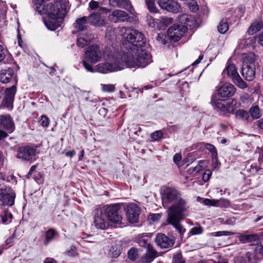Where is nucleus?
<instances>
[{
  "instance_id": "24",
  "label": "nucleus",
  "mask_w": 263,
  "mask_h": 263,
  "mask_svg": "<svg viewBox=\"0 0 263 263\" xmlns=\"http://www.w3.org/2000/svg\"><path fill=\"white\" fill-rule=\"evenodd\" d=\"M222 74H227L232 81L236 79L239 76L234 64H230L227 66L222 72Z\"/></svg>"
},
{
  "instance_id": "18",
  "label": "nucleus",
  "mask_w": 263,
  "mask_h": 263,
  "mask_svg": "<svg viewBox=\"0 0 263 263\" xmlns=\"http://www.w3.org/2000/svg\"><path fill=\"white\" fill-rule=\"evenodd\" d=\"M128 18V14L121 10H115L109 14L108 16L109 20L114 23H116L119 21H124Z\"/></svg>"
},
{
  "instance_id": "57",
  "label": "nucleus",
  "mask_w": 263,
  "mask_h": 263,
  "mask_svg": "<svg viewBox=\"0 0 263 263\" xmlns=\"http://www.w3.org/2000/svg\"><path fill=\"white\" fill-rule=\"evenodd\" d=\"M161 218V215L160 214H151L148 216V219L152 222H154L159 220Z\"/></svg>"
},
{
  "instance_id": "46",
  "label": "nucleus",
  "mask_w": 263,
  "mask_h": 263,
  "mask_svg": "<svg viewBox=\"0 0 263 263\" xmlns=\"http://www.w3.org/2000/svg\"><path fill=\"white\" fill-rule=\"evenodd\" d=\"M189 7L190 9L192 12H196L199 9V6L197 3L195 1L192 0L189 3Z\"/></svg>"
},
{
  "instance_id": "23",
  "label": "nucleus",
  "mask_w": 263,
  "mask_h": 263,
  "mask_svg": "<svg viewBox=\"0 0 263 263\" xmlns=\"http://www.w3.org/2000/svg\"><path fill=\"white\" fill-rule=\"evenodd\" d=\"M88 23L95 26H104L105 24V20L101 17L99 13H92L88 17Z\"/></svg>"
},
{
  "instance_id": "15",
  "label": "nucleus",
  "mask_w": 263,
  "mask_h": 263,
  "mask_svg": "<svg viewBox=\"0 0 263 263\" xmlns=\"http://www.w3.org/2000/svg\"><path fill=\"white\" fill-rule=\"evenodd\" d=\"M16 90V87L14 86L6 89L5 91V97L2 103L3 106L11 108L12 107V104Z\"/></svg>"
},
{
  "instance_id": "7",
  "label": "nucleus",
  "mask_w": 263,
  "mask_h": 263,
  "mask_svg": "<svg viewBox=\"0 0 263 263\" xmlns=\"http://www.w3.org/2000/svg\"><path fill=\"white\" fill-rule=\"evenodd\" d=\"M102 209L109 221L118 224L121 223L122 217L120 214L121 207L119 204L106 205Z\"/></svg>"
},
{
  "instance_id": "1",
  "label": "nucleus",
  "mask_w": 263,
  "mask_h": 263,
  "mask_svg": "<svg viewBox=\"0 0 263 263\" xmlns=\"http://www.w3.org/2000/svg\"><path fill=\"white\" fill-rule=\"evenodd\" d=\"M43 9L48 16L44 21L46 26L51 30L57 29L61 26V20L66 14L65 6L61 2L56 1L44 6Z\"/></svg>"
},
{
  "instance_id": "49",
  "label": "nucleus",
  "mask_w": 263,
  "mask_h": 263,
  "mask_svg": "<svg viewBox=\"0 0 263 263\" xmlns=\"http://www.w3.org/2000/svg\"><path fill=\"white\" fill-rule=\"evenodd\" d=\"M7 52V50L0 45V63L5 59Z\"/></svg>"
},
{
  "instance_id": "45",
  "label": "nucleus",
  "mask_w": 263,
  "mask_h": 263,
  "mask_svg": "<svg viewBox=\"0 0 263 263\" xmlns=\"http://www.w3.org/2000/svg\"><path fill=\"white\" fill-rule=\"evenodd\" d=\"M163 136V133L160 130H157L151 135L152 141H158Z\"/></svg>"
},
{
  "instance_id": "64",
  "label": "nucleus",
  "mask_w": 263,
  "mask_h": 263,
  "mask_svg": "<svg viewBox=\"0 0 263 263\" xmlns=\"http://www.w3.org/2000/svg\"><path fill=\"white\" fill-rule=\"evenodd\" d=\"M44 263H57V262L53 258H47L45 259Z\"/></svg>"
},
{
  "instance_id": "6",
  "label": "nucleus",
  "mask_w": 263,
  "mask_h": 263,
  "mask_svg": "<svg viewBox=\"0 0 263 263\" xmlns=\"http://www.w3.org/2000/svg\"><path fill=\"white\" fill-rule=\"evenodd\" d=\"M108 62L104 63H100L93 68L95 72H99L102 73H106L120 70L124 68V62H123L121 57H120V53H114L112 55L107 56Z\"/></svg>"
},
{
  "instance_id": "17",
  "label": "nucleus",
  "mask_w": 263,
  "mask_h": 263,
  "mask_svg": "<svg viewBox=\"0 0 263 263\" xmlns=\"http://www.w3.org/2000/svg\"><path fill=\"white\" fill-rule=\"evenodd\" d=\"M241 74L246 80L249 81L253 80L255 76V65H249L247 64H243Z\"/></svg>"
},
{
  "instance_id": "4",
  "label": "nucleus",
  "mask_w": 263,
  "mask_h": 263,
  "mask_svg": "<svg viewBox=\"0 0 263 263\" xmlns=\"http://www.w3.org/2000/svg\"><path fill=\"white\" fill-rule=\"evenodd\" d=\"M110 53L108 48H105L104 50L97 45H92L88 47L85 52L84 58L82 61L83 66L86 69L91 72H94L95 70L92 65L100 61L103 57L107 58Z\"/></svg>"
},
{
  "instance_id": "3",
  "label": "nucleus",
  "mask_w": 263,
  "mask_h": 263,
  "mask_svg": "<svg viewBox=\"0 0 263 263\" xmlns=\"http://www.w3.org/2000/svg\"><path fill=\"white\" fill-rule=\"evenodd\" d=\"M120 53V57L125 63L124 67L135 66L144 67L151 62V56L147 52L140 47L128 52Z\"/></svg>"
},
{
  "instance_id": "19",
  "label": "nucleus",
  "mask_w": 263,
  "mask_h": 263,
  "mask_svg": "<svg viewBox=\"0 0 263 263\" xmlns=\"http://www.w3.org/2000/svg\"><path fill=\"white\" fill-rule=\"evenodd\" d=\"M158 253L150 245H146V252L142 257V261L144 263H150L158 256Z\"/></svg>"
},
{
  "instance_id": "22",
  "label": "nucleus",
  "mask_w": 263,
  "mask_h": 263,
  "mask_svg": "<svg viewBox=\"0 0 263 263\" xmlns=\"http://www.w3.org/2000/svg\"><path fill=\"white\" fill-rule=\"evenodd\" d=\"M237 237L239 240L243 243L254 242L258 241L259 238V235L256 234L238 233Z\"/></svg>"
},
{
  "instance_id": "58",
  "label": "nucleus",
  "mask_w": 263,
  "mask_h": 263,
  "mask_svg": "<svg viewBox=\"0 0 263 263\" xmlns=\"http://www.w3.org/2000/svg\"><path fill=\"white\" fill-rule=\"evenodd\" d=\"M227 103H228V105H227V108H229L230 107V111L234 110V106L236 105V101L235 99H232Z\"/></svg>"
},
{
  "instance_id": "50",
  "label": "nucleus",
  "mask_w": 263,
  "mask_h": 263,
  "mask_svg": "<svg viewBox=\"0 0 263 263\" xmlns=\"http://www.w3.org/2000/svg\"><path fill=\"white\" fill-rule=\"evenodd\" d=\"M174 263H185L184 260L183 259L181 254L177 253L173 257Z\"/></svg>"
},
{
  "instance_id": "37",
  "label": "nucleus",
  "mask_w": 263,
  "mask_h": 263,
  "mask_svg": "<svg viewBox=\"0 0 263 263\" xmlns=\"http://www.w3.org/2000/svg\"><path fill=\"white\" fill-rule=\"evenodd\" d=\"M240 100L242 103L246 105L247 106L251 105L252 103V99L247 93H245L241 96Z\"/></svg>"
},
{
  "instance_id": "63",
  "label": "nucleus",
  "mask_w": 263,
  "mask_h": 263,
  "mask_svg": "<svg viewBox=\"0 0 263 263\" xmlns=\"http://www.w3.org/2000/svg\"><path fill=\"white\" fill-rule=\"evenodd\" d=\"M164 37H165V36L163 34H159L157 36V39L159 42L162 43L163 44H165L166 42L165 41V39H164Z\"/></svg>"
},
{
  "instance_id": "21",
  "label": "nucleus",
  "mask_w": 263,
  "mask_h": 263,
  "mask_svg": "<svg viewBox=\"0 0 263 263\" xmlns=\"http://www.w3.org/2000/svg\"><path fill=\"white\" fill-rule=\"evenodd\" d=\"M0 190H3V187H1V185ZM0 200L3 204L8 206H12L14 204L15 198V194L14 193L11 192L9 193L4 194L3 193H1L0 192Z\"/></svg>"
},
{
  "instance_id": "54",
  "label": "nucleus",
  "mask_w": 263,
  "mask_h": 263,
  "mask_svg": "<svg viewBox=\"0 0 263 263\" xmlns=\"http://www.w3.org/2000/svg\"><path fill=\"white\" fill-rule=\"evenodd\" d=\"M212 172L210 170H205L202 176V179L203 181L205 182L208 181L212 175Z\"/></svg>"
},
{
  "instance_id": "36",
  "label": "nucleus",
  "mask_w": 263,
  "mask_h": 263,
  "mask_svg": "<svg viewBox=\"0 0 263 263\" xmlns=\"http://www.w3.org/2000/svg\"><path fill=\"white\" fill-rule=\"evenodd\" d=\"M147 7L151 13H157L158 9L155 4V0H145Z\"/></svg>"
},
{
  "instance_id": "28",
  "label": "nucleus",
  "mask_w": 263,
  "mask_h": 263,
  "mask_svg": "<svg viewBox=\"0 0 263 263\" xmlns=\"http://www.w3.org/2000/svg\"><path fill=\"white\" fill-rule=\"evenodd\" d=\"M263 28V24L261 20L254 21L249 28L248 32L250 35H253L260 30Z\"/></svg>"
},
{
  "instance_id": "61",
  "label": "nucleus",
  "mask_w": 263,
  "mask_h": 263,
  "mask_svg": "<svg viewBox=\"0 0 263 263\" xmlns=\"http://www.w3.org/2000/svg\"><path fill=\"white\" fill-rule=\"evenodd\" d=\"M258 43L263 47V32L259 33L257 37Z\"/></svg>"
},
{
  "instance_id": "39",
  "label": "nucleus",
  "mask_w": 263,
  "mask_h": 263,
  "mask_svg": "<svg viewBox=\"0 0 263 263\" xmlns=\"http://www.w3.org/2000/svg\"><path fill=\"white\" fill-rule=\"evenodd\" d=\"M233 81L240 88L243 89L247 87V84L242 80L239 76Z\"/></svg>"
},
{
  "instance_id": "56",
  "label": "nucleus",
  "mask_w": 263,
  "mask_h": 263,
  "mask_svg": "<svg viewBox=\"0 0 263 263\" xmlns=\"http://www.w3.org/2000/svg\"><path fill=\"white\" fill-rule=\"evenodd\" d=\"M214 236H221L223 235H231L234 234V232L230 231H218L214 233Z\"/></svg>"
},
{
  "instance_id": "51",
  "label": "nucleus",
  "mask_w": 263,
  "mask_h": 263,
  "mask_svg": "<svg viewBox=\"0 0 263 263\" xmlns=\"http://www.w3.org/2000/svg\"><path fill=\"white\" fill-rule=\"evenodd\" d=\"M220 165V163L219 162L217 156L216 157H212V167L214 170H217Z\"/></svg>"
},
{
  "instance_id": "13",
  "label": "nucleus",
  "mask_w": 263,
  "mask_h": 263,
  "mask_svg": "<svg viewBox=\"0 0 263 263\" xmlns=\"http://www.w3.org/2000/svg\"><path fill=\"white\" fill-rule=\"evenodd\" d=\"M160 7L168 12L177 13L179 11L180 6L175 0H158Z\"/></svg>"
},
{
  "instance_id": "42",
  "label": "nucleus",
  "mask_w": 263,
  "mask_h": 263,
  "mask_svg": "<svg viewBox=\"0 0 263 263\" xmlns=\"http://www.w3.org/2000/svg\"><path fill=\"white\" fill-rule=\"evenodd\" d=\"M110 252H111V255L112 257L116 258L120 254V250L118 248L117 246H112Z\"/></svg>"
},
{
  "instance_id": "29",
  "label": "nucleus",
  "mask_w": 263,
  "mask_h": 263,
  "mask_svg": "<svg viewBox=\"0 0 263 263\" xmlns=\"http://www.w3.org/2000/svg\"><path fill=\"white\" fill-rule=\"evenodd\" d=\"M13 71L12 69L2 70L0 71V81L3 83H7L12 79Z\"/></svg>"
},
{
  "instance_id": "33",
  "label": "nucleus",
  "mask_w": 263,
  "mask_h": 263,
  "mask_svg": "<svg viewBox=\"0 0 263 263\" xmlns=\"http://www.w3.org/2000/svg\"><path fill=\"white\" fill-rule=\"evenodd\" d=\"M235 116L238 119L244 121H247L249 118V114L246 110L238 109L235 112Z\"/></svg>"
},
{
  "instance_id": "43",
  "label": "nucleus",
  "mask_w": 263,
  "mask_h": 263,
  "mask_svg": "<svg viewBox=\"0 0 263 263\" xmlns=\"http://www.w3.org/2000/svg\"><path fill=\"white\" fill-rule=\"evenodd\" d=\"M255 255L253 253L248 252L245 257V262L246 263H255Z\"/></svg>"
},
{
  "instance_id": "9",
  "label": "nucleus",
  "mask_w": 263,
  "mask_h": 263,
  "mask_svg": "<svg viewBox=\"0 0 263 263\" xmlns=\"http://www.w3.org/2000/svg\"><path fill=\"white\" fill-rule=\"evenodd\" d=\"M102 208L97 209L95 211L94 225L99 229H107L109 224L107 216L103 213Z\"/></svg>"
},
{
  "instance_id": "53",
  "label": "nucleus",
  "mask_w": 263,
  "mask_h": 263,
  "mask_svg": "<svg viewBox=\"0 0 263 263\" xmlns=\"http://www.w3.org/2000/svg\"><path fill=\"white\" fill-rule=\"evenodd\" d=\"M102 89L105 92H112L115 90V86L111 84L102 85Z\"/></svg>"
},
{
  "instance_id": "38",
  "label": "nucleus",
  "mask_w": 263,
  "mask_h": 263,
  "mask_svg": "<svg viewBox=\"0 0 263 263\" xmlns=\"http://www.w3.org/2000/svg\"><path fill=\"white\" fill-rule=\"evenodd\" d=\"M55 232L53 230L50 229L47 231L46 233L44 244L45 245L48 244V243L53 238Z\"/></svg>"
},
{
  "instance_id": "10",
  "label": "nucleus",
  "mask_w": 263,
  "mask_h": 263,
  "mask_svg": "<svg viewBox=\"0 0 263 263\" xmlns=\"http://www.w3.org/2000/svg\"><path fill=\"white\" fill-rule=\"evenodd\" d=\"M187 28L182 25L175 24L167 30V35L173 42L178 41L187 31Z\"/></svg>"
},
{
  "instance_id": "12",
  "label": "nucleus",
  "mask_w": 263,
  "mask_h": 263,
  "mask_svg": "<svg viewBox=\"0 0 263 263\" xmlns=\"http://www.w3.org/2000/svg\"><path fill=\"white\" fill-rule=\"evenodd\" d=\"M155 240L157 245L161 249L171 248L175 243L174 239L170 238L163 233L157 234Z\"/></svg>"
},
{
  "instance_id": "41",
  "label": "nucleus",
  "mask_w": 263,
  "mask_h": 263,
  "mask_svg": "<svg viewBox=\"0 0 263 263\" xmlns=\"http://www.w3.org/2000/svg\"><path fill=\"white\" fill-rule=\"evenodd\" d=\"M138 256V251L134 248L130 249L128 252V258L132 260H135Z\"/></svg>"
},
{
  "instance_id": "47",
  "label": "nucleus",
  "mask_w": 263,
  "mask_h": 263,
  "mask_svg": "<svg viewBox=\"0 0 263 263\" xmlns=\"http://www.w3.org/2000/svg\"><path fill=\"white\" fill-rule=\"evenodd\" d=\"M203 202L206 205L216 206L218 202V200H211L208 198H205L203 199Z\"/></svg>"
},
{
  "instance_id": "44",
  "label": "nucleus",
  "mask_w": 263,
  "mask_h": 263,
  "mask_svg": "<svg viewBox=\"0 0 263 263\" xmlns=\"http://www.w3.org/2000/svg\"><path fill=\"white\" fill-rule=\"evenodd\" d=\"M204 146L206 149H207L212 153V157H216V156H217V150L213 145L210 143H206L204 145Z\"/></svg>"
},
{
  "instance_id": "2",
  "label": "nucleus",
  "mask_w": 263,
  "mask_h": 263,
  "mask_svg": "<svg viewBox=\"0 0 263 263\" xmlns=\"http://www.w3.org/2000/svg\"><path fill=\"white\" fill-rule=\"evenodd\" d=\"M120 33L122 36L121 47L128 52L142 47L146 44V39L144 34L137 30L122 27L120 29Z\"/></svg>"
},
{
  "instance_id": "16",
  "label": "nucleus",
  "mask_w": 263,
  "mask_h": 263,
  "mask_svg": "<svg viewBox=\"0 0 263 263\" xmlns=\"http://www.w3.org/2000/svg\"><path fill=\"white\" fill-rule=\"evenodd\" d=\"M236 89L231 84L225 83L217 90L218 95L221 97H230L235 92Z\"/></svg>"
},
{
  "instance_id": "40",
  "label": "nucleus",
  "mask_w": 263,
  "mask_h": 263,
  "mask_svg": "<svg viewBox=\"0 0 263 263\" xmlns=\"http://www.w3.org/2000/svg\"><path fill=\"white\" fill-rule=\"evenodd\" d=\"M40 125L44 127H47L50 123L49 119L45 115H42L39 121Z\"/></svg>"
},
{
  "instance_id": "31",
  "label": "nucleus",
  "mask_w": 263,
  "mask_h": 263,
  "mask_svg": "<svg viewBox=\"0 0 263 263\" xmlns=\"http://www.w3.org/2000/svg\"><path fill=\"white\" fill-rule=\"evenodd\" d=\"M214 104L215 106L220 110L222 111H230V107L227 108V105L228 103H227L224 100L222 99H216L214 101Z\"/></svg>"
},
{
  "instance_id": "60",
  "label": "nucleus",
  "mask_w": 263,
  "mask_h": 263,
  "mask_svg": "<svg viewBox=\"0 0 263 263\" xmlns=\"http://www.w3.org/2000/svg\"><path fill=\"white\" fill-rule=\"evenodd\" d=\"M89 7L91 8V10L95 9L97 8L99 6V3L97 2L91 1L89 3Z\"/></svg>"
},
{
  "instance_id": "52",
  "label": "nucleus",
  "mask_w": 263,
  "mask_h": 263,
  "mask_svg": "<svg viewBox=\"0 0 263 263\" xmlns=\"http://www.w3.org/2000/svg\"><path fill=\"white\" fill-rule=\"evenodd\" d=\"M65 254L69 256H74L77 254V251L76 247L72 246L70 249L65 252Z\"/></svg>"
},
{
  "instance_id": "62",
  "label": "nucleus",
  "mask_w": 263,
  "mask_h": 263,
  "mask_svg": "<svg viewBox=\"0 0 263 263\" xmlns=\"http://www.w3.org/2000/svg\"><path fill=\"white\" fill-rule=\"evenodd\" d=\"M182 158L181 155L179 154H176L173 157V161L175 163H177Z\"/></svg>"
},
{
  "instance_id": "35",
  "label": "nucleus",
  "mask_w": 263,
  "mask_h": 263,
  "mask_svg": "<svg viewBox=\"0 0 263 263\" xmlns=\"http://www.w3.org/2000/svg\"><path fill=\"white\" fill-rule=\"evenodd\" d=\"M120 29H115L111 27H109L107 28L106 32V37H107L109 40H113L116 38V33L119 31Z\"/></svg>"
},
{
  "instance_id": "32",
  "label": "nucleus",
  "mask_w": 263,
  "mask_h": 263,
  "mask_svg": "<svg viewBox=\"0 0 263 263\" xmlns=\"http://www.w3.org/2000/svg\"><path fill=\"white\" fill-rule=\"evenodd\" d=\"M257 57L253 53H249L244 57L243 64H247L249 65H254V63L257 60Z\"/></svg>"
},
{
  "instance_id": "25",
  "label": "nucleus",
  "mask_w": 263,
  "mask_h": 263,
  "mask_svg": "<svg viewBox=\"0 0 263 263\" xmlns=\"http://www.w3.org/2000/svg\"><path fill=\"white\" fill-rule=\"evenodd\" d=\"M88 21L86 16L77 18L73 23L74 27L78 30L82 31L87 29Z\"/></svg>"
},
{
  "instance_id": "8",
  "label": "nucleus",
  "mask_w": 263,
  "mask_h": 263,
  "mask_svg": "<svg viewBox=\"0 0 263 263\" xmlns=\"http://www.w3.org/2000/svg\"><path fill=\"white\" fill-rule=\"evenodd\" d=\"M180 199H182L181 197L180 193L176 189L167 187L164 190L162 195L163 206L173 202L174 204L172 206L177 204Z\"/></svg>"
},
{
  "instance_id": "20",
  "label": "nucleus",
  "mask_w": 263,
  "mask_h": 263,
  "mask_svg": "<svg viewBox=\"0 0 263 263\" xmlns=\"http://www.w3.org/2000/svg\"><path fill=\"white\" fill-rule=\"evenodd\" d=\"M0 125L3 126L10 133L12 132L14 129V122L9 115L0 116Z\"/></svg>"
},
{
  "instance_id": "55",
  "label": "nucleus",
  "mask_w": 263,
  "mask_h": 263,
  "mask_svg": "<svg viewBox=\"0 0 263 263\" xmlns=\"http://www.w3.org/2000/svg\"><path fill=\"white\" fill-rule=\"evenodd\" d=\"M202 233V229L200 227H194L191 229L190 231V233L192 235H197L200 234Z\"/></svg>"
},
{
  "instance_id": "11",
  "label": "nucleus",
  "mask_w": 263,
  "mask_h": 263,
  "mask_svg": "<svg viewBox=\"0 0 263 263\" xmlns=\"http://www.w3.org/2000/svg\"><path fill=\"white\" fill-rule=\"evenodd\" d=\"M140 208L135 203L129 204L126 208V215L129 222L136 223L139 220Z\"/></svg>"
},
{
  "instance_id": "26",
  "label": "nucleus",
  "mask_w": 263,
  "mask_h": 263,
  "mask_svg": "<svg viewBox=\"0 0 263 263\" xmlns=\"http://www.w3.org/2000/svg\"><path fill=\"white\" fill-rule=\"evenodd\" d=\"M93 38L90 34H83L80 35L77 39V45L80 47H84L88 45Z\"/></svg>"
},
{
  "instance_id": "34",
  "label": "nucleus",
  "mask_w": 263,
  "mask_h": 263,
  "mask_svg": "<svg viewBox=\"0 0 263 263\" xmlns=\"http://www.w3.org/2000/svg\"><path fill=\"white\" fill-rule=\"evenodd\" d=\"M229 29V24L227 21L221 20L217 26V30L221 34L226 33Z\"/></svg>"
},
{
  "instance_id": "30",
  "label": "nucleus",
  "mask_w": 263,
  "mask_h": 263,
  "mask_svg": "<svg viewBox=\"0 0 263 263\" xmlns=\"http://www.w3.org/2000/svg\"><path fill=\"white\" fill-rule=\"evenodd\" d=\"M249 114L254 119H259L262 116L261 111L257 105H253L251 107Z\"/></svg>"
},
{
  "instance_id": "27",
  "label": "nucleus",
  "mask_w": 263,
  "mask_h": 263,
  "mask_svg": "<svg viewBox=\"0 0 263 263\" xmlns=\"http://www.w3.org/2000/svg\"><path fill=\"white\" fill-rule=\"evenodd\" d=\"M109 3L116 4L119 7L124 8L129 12L133 10V7L129 0H109Z\"/></svg>"
},
{
  "instance_id": "5",
  "label": "nucleus",
  "mask_w": 263,
  "mask_h": 263,
  "mask_svg": "<svg viewBox=\"0 0 263 263\" xmlns=\"http://www.w3.org/2000/svg\"><path fill=\"white\" fill-rule=\"evenodd\" d=\"M187 208L186 201L180 199L177 204L168 208V223L173 225L180 235L183 234L185 229H183L180 221L183 219L184 213L187 211Z\"/></svg>"
},
{
  "instance_id": "59",
  "label": "nucleus",
  "mask_w": 263,
  "mask_h": 263,
  "mask_svg": "<svg viewBox=\"0 0 263 263\" xmlns=\"http://www.w3.org/2000/svg\"><path fill=\"white\" fill-rule=\"evenodd\" d=\"M255 252L263 255V246L261 244H257L255 248Z\"/></svg>"
},
{
  "instance_id": "14",
  "label": "nucleus",
  "mask_w": 263,
  "mask_h": 263,
  "mask_svg": "<svg viewBox=\"0 0 263 263\" xmlns=\"http://www.w3.org/2000/svg\"><path fill=\"white\" fill-rule=\"evenodd\" d=\"M35 155V149L30 146L21 147L19 149L17 157L27 161L32 160Z\"/></svg>"
},
{
  "instance_id": "48",
  "label": "nucleus",
  "mask_w": 263,
  "mask_h": 263,
  "mask_svg": "<svg viewBox=\"0 0 263 263\" xmlns=\"http://www.w3.org/2000/svg\"><path fill=\"white\" fill-rule=\"evenodd\" d=\"M204 163V160H200L199 161L198 164L195 167H194V171H196V173H198L200 171L205 167Z\"/></svg>"
}]
</instances>
